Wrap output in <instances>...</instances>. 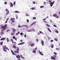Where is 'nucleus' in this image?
<instances>
[{"instance_id": "1", "label": "nucleus", "mask_w": 60, "mask_h": 60, "mask_svg": "<svg viewBox=\"0 0 60 60\" xmlns=\"http://www.w3.org/2000/svg\"><path fill=\"white\" fill-rule=\"evenodd\" d=\"M3 50L4 51H5V52H7V50H6V49H8V51L9 50V49H8V47H6V45L3 46Z\"/></svg>"}, {"instance_id": "2", "label": "nucleus", "mask_w": 60, "mask_h": 60, "mask_svg": "<svg viewBox=\"0 0 60 60\" xmlns=\"http://www.w3.org/2000/svg\"><path fill=\"white\" fill-rule=\"evenodd\" d=\"M20 57L21 58H22L23 59H25V58L23 57L22 55H20H20H19V54H18L17 55H16V58H18L19 59H20Z\"/></svg>"}, {"instance_id": "3", "label": "nucleus", "mask_w": 60, "mask_h": 60, "mask_svg": "<svg viewBox=\"0 0 60 60\" xmlns=\"http://www.w3.org/2000/svg\"><path fill=\"white\" fill-rule=\"evenodd\" d=\"M19 47H17V49L16 51L15 50H14V52L15 53H17V54H19Z\"/></svg>"}, {"instance_id": "4", "label": "nucleus", "mask_w": 60, "mask_h": 60, "mask_svg": "<svg viewBox=\"0 0 60 60\" xmlns=\"http://www.w3.org/2000/svg\"><path fill=\"white\" fill-rule=\"evenodd\" d=\"M7 24H6L5 25L3 26H2L1 27V28H3V29L4 30H5L6 29V28L7 27Z\"/></svg>"}, {"instance_id": "5", "label": "nucleus", "mask_w": 60, "mask_h": 60, "mask_svg": "<svg viewBox=\"0 0 60 60\" xmlns=\"http://www.w3.org/2000/svg\"><path fill=\"white\" fill-rule=\"evenodd\" d=\"M6 11L7 12L6 13V15H7L9 14V13H10L9 10H8V9H6Z\"/></svg>"}, {"instance_id": "6", "label": "nucleus", "mask_w": 60, "mask_h": 60, "mask_svg": "<svg viewBox=\"0 0 60 60\" xmlns=\"http://www.w3.org/2000/svg\"><path fill=\"white\" fill-rule=\"evenodd\" d=\"M11 52L12 53V55H15V56H17V54H16V53L14 52H13L12 50H11Z\"/></svg>"}, {"instance_id": "7", "label": "nucleus", "mask_w": 60, "mask_h": 60, "mask_svg": "<svg viewBox=\"0 0 60 60\" xmlns=\"http://www.w3.org/2000/svg\"><path fill=\"white\" fill-rule=\"evenodd\" d=\"M25 43V42H23L21 43H20L18 44V45H23V44H24V43Z\"/></svg>"}, {"instance_id": "8", "label": "nucleus", "mask_w": 60, "mask_h": 60, "mask_svg": "<svg viewBox=\"0 0 60 60\" xmlns=\"http://www.w3.org/2000/svg\"><path fill=\"white\" fill-rule=\"evenodd\" d=\"M41 43L42 44V46H44V41H43L41 40Z\"/></svg>"}, {"instance_id": "9", "label": "nucleus", "mask_w": 60, "mask_h": 60, "mask_svg": "<svg viewBox=\"0 0 60 60\" xmlns=\"http://www.w3.org/2000/svg\"><path fill=\"white\" fill-rule=\"evenodd\" d=\"M12 48H13V49H16L17 47L16 46H15V45H14L13 46Z\"/></svg>"}, {"instance_id": "10", "label": "nucleus", "mask_w": 60, "mask_h": 60, "mask_svg": "<svg viewBox=\"0 0 60 60\" xmlns=\"http://www.w3.org/2000/svg\"><path fill=\"white\" fill-rule=\"evenodd\" d=\"M35 45L34 43H32L30 45V46L31 47H34V45Z\"/></svg>"}, {"instance_id": "11", "label": "nucleus", "mask_w": 60, "mask_h": 60, "mask_svg": "<svg viewBox=\"0 0 60 60\" xmlns=\"http://www.w3.org/2000/svg\"><path fill=\"white\" fill-rule=\"evenodd\" d=\"M51 58L52 60L54 59V60H56V59H55V58L53 56H51Z\"/></svg>"}, {"instance_id": "12", "label": "nucleus", "mask_w": 60, "mask_h": 60, "mask_svg": "<svg viewBox=\"0 0 60 60\" xmlns=\"http://www.w3.org/2000/svg\"><path fill=\"white\" fill-rule=\"evenodd\" d=\"M10 4H11V5L10 6V7H13V4L11 2H10Z\"/></svg>"}, {"instance_id": "13", "label": "nucleus", "mask_w": 60, "mask_h": 60, "mask_svg": "<svg viewBox=\"0 0 60 60\" xmlns=\"http://www.w3.org/2000/svg\"><path fill=\"white\" fill-rule=\"evenodd\" d=\"M36 23V22H34L30 25V26H32L33 25H34V24H35V23Z\"/></svg>"}, {"instance_id": "14", "label": "nucleus", "mask_w": 60, "mask_h": 60, "mask_svg": "<svg viewBox=\"0 0 60 60\" xmlns=\"http://www.w3.org/2000/svg\"><path fill=\"white\" fill-rule=\"evenodd\" d=\"M12 30L13 32H16V29L14 28L12 29Z\"/></svg>"}, {"instance_id": "15", "label": "nucleus", "mask_w": 60, "mask_h": 60, "mask_svg": "<svg viewBox=\"0 0 60 60\" xmlns=\"http://www.w3.org/2000/svg\"><path fill=\"white\" fill-rule=\"evenodd\" d=\"M13 39H15V40L16 41H17V38H15V36H14L13 37Z\"/></svg>"}, {"instance_id": "16", "label": "nucleus", "mask_w": 60, "mask_h": 60, "mask_svg": "<svg viewBox=\"0 0 60 60\" xmlns=\"http://www.w3.org/2000/svg\"><path fill=\"white\" fill-rule=\"evenodd\" d=\"M5 38H3L0 40V41H4L5 40Z\"/></svg>"}, {"instance_id": "17", "label": "nucleus", "mask_w": 60, "mask_h": 60, "mask_svg": "<svg viewBox=\"0 0 60 60\" xmlns=\"http://www.w3.org/2000/svg\"><path fill=\"white\" fill-rule=\"evenodd\" d=\"M39 53H40V54L41 56H43V53H42L41 52H40V51H39Z\"/></svg>"}, {"instance_id": "18", "label": "nucleus", "mask_w": 60, "mask_h": 60, "mask_svg": "<svg viewBox=\"0 0 60 60\" xmlns=\"http://www.w3.org/2000/svg\"><path fill=\"white\" fill-rule=\"evenodd\" d=\"M55 3V1H53L52 2H51L50 3V4H54Z\"/></svg>"}, {"instance_id": "19", "label": "nucleus", "mask_w": 60, "mask_h": 60, "mask_svg": "<svg viewBox=\"0 0 60 60\" xmlns=\"http://www.w3.org/2000/svg\"><path fill=\"white\" fill-rule=\"evenodd\" d=\"M33 53H35L36 52V51L35 50H33Z\"/></svg>"}, {"instance_id": "20", "label": "nucleus", "mask_w": 60, "mask_h": 60, "mask_svg": "<svg viewBox=\"0 0 60 60\" xmlns=\"http://www.w3.org/2000/svg\"><path fill=\"white\" fill-rule=\"evenodd\" d=\"M15 13H19V11H15Z\"/></svg>"}, {"instance_id": "21", "label": "nucleus", "mask_w": 60, "mask_h": 60, "mask_svg": "<svg viewBox=\"0 0 60 60\" xmlns=\"http://www.w3.org/2000/svg\"><path fill=\"white\" fill-rule=\"evenodd\" d=\"M26 25H23L21 26V27H22V28H23V27H25V26Z\"/></svg>"}, {"instance_id": "22", "label": "nucleus", "mask_w": 60, "mask_h": 60, "mask_svg": "<svg viewBox=\"0 0 60 60\" xmlns=\"http://www.w3.org/2000/svg\"><path fill=\"white\" fill-rule=\"evenodd\" d=\"M46 26H48V27H50V25L49 24H46Z\"/></svg>"}, {"instance_id": "23", "label": "nucleus", "mask_w": 60, "mask_h": 60, "mask_svg": "<svg viewBox=\"0 0 60 60\" xmlns=\"http://www.w3.org/2000/svg\"><path fill=\"white\" fill-rule=\"evenodd\" d=\"M0 34L1 35H2V34H3V32L2 31H1V32L0 33Z\"/></svg>"}, {"instance_id": "24", "label": "nucleus", "mask_w": 60, "mask_h": 60, "mask_svg": "<svg viewBox=\"0 0 60 60\" xmlns=\"http://www.w3.org/2000/svg\"><path fill=\"white\" fill-rule=\"evenodd\" d=\"M48 31L50 32H51V31L50 30V29L49 28H48Z\"/></svg>"}, {"instance_id": "25", "label": "nucleus", "mask_w": 60, "mask_h": 60, "mask_svg": "<svg viewBox=\"0 0 60 60\" xmlns=\"http://www.w3.org/2000/svg\"><path fill=\"white\" fill-rule=\"evenodd\" d=\"M6 40H7L8 42L9 41V39H8V38H7Z\"/></svg>"}, {"instance_id": "26", "label": "nucleus", "mask_w": 60, "mask_h": 60, "mask_svg": "<svg viewBox=\"0 0 60 60\" xmlns=\"http://www.w3.org/2000/svg\"><path fill=\"white\" fill-rule=\"evenodd\" d=\"M57 15L56 14H54L53 15V16L54 17H56Z\"/></svg>"}, {"instance_id": "27", "label": "nucleus", "mask_w": 60, "mask_h": 60, "mask_svg": "<svg viewBox=\"0 0 60 60\" xmlns=\"http://www.w3.org/2000/svg\"><path fill=\"white\" fill-rule=\"evenodd\" d=\"M25 27H26V28H28V25H25Z\"/></svg>"}, {"instance_id": "28", "label": "nucleus", "mask_w": 60, "mask_h": 60, "mask_svg": "<svg viewBox=\"0 0 60 60\" xmlns=\"http://www.w3.org/2000/svg\"><path fill=\"white\" fill-rule=\"evenodd\" d=\"M16 19H18V15H16Z\"/></svg>"}, {"instance_id": "29", "label": "nucleus", "mask_w": 60, "mask_h": 60, "mask_svg": "<svg viewBox=\"0 0 60 60\" xmlns=\"http://www.w3.org/2000/svg\"><path fill=\"white\" fill-rule=\"evenodd\" d=\"M56 50H59V48H56Z\"/></svg>"}, {"instance_id": "30", "label": "nucleus", "mask_w": 60, "mask_h": 60, "mask_svg": "<svg viewBox=\"0 0 60 60\" xmlns=\"http://www.w3.org/2000/svg\"><path fill=\"white\" fill-rule=\"evenodd\" d=\"M39 33H40V34H44L41 31H39Z\"/></svg>"}, {"instance_id": "31", "label": "nucleus", "mask_w": 60, "mask_h": 60, "mask_svg": "<svg viewBox=\"0 0 60 60\" xmlns=\"http://www.w3.org/2000/svg\"><path fill=\"white\" fill-rule=\"evenodd\" d=\"M26 16H29V15L27 13L26 14Z\"/></svg>"}, {"instance_id": "32", "label": "nucleus", "mask_w": 60, "mask_h": 60, "mask_svg": "<svg viewBox=\"0 0 60 60\" xmlns=\"http://www.w3.org/2000/svg\"><path fill=\"white\" fill-rule=\"evenodd\" d=\"M51 48H54V45H52L51 46Z\"/></svg>"}, {"instance_id": "33", "label": "nucleus", "mask_w": 60, "mask_h": 60, "mask_svg": "<svg viewBox=\"0 0 60 60\" xmlns=\"http://www.w3.org/2000/svg\"><path fill=\"white\" fill-rule=\"evenodd\" d=\"M14 33L13 32L11 34V35H13V34H14Z\"/></svg>"}, {"instance_id": "34", "label": "nucleus", "mask_w": 60, "mask_h": 60, "mask_svg": "<svg viewBox=\"0 0 60 60\" xmlns=\"http://www.w3.org/2000/svg\"><path fill=\"white\" fill-rule=\"evenodd\" d=\"M44 7V6H40V8H43Z\"/></svg>"}, {"instance_id": "35", "label": "nucleus", "mask_w": 60, "mask_h": 60, "mask_svg": "<svg viewBox=\"0 0 60 60\" xmlns=\"http://www.w3.org/2000/svg\"><path fill=\"white\" fill-rule=\"evenodd\" d=\"M11 21L13 23H14V22H15V20H12Z\"/></svg>"}, {"instance_id": "36", "label": "nucleus", "mask_w": 60, "mask_h": 60, "mask_svg": "<svg viewBox=\"0 0 60 60\" xmlns=\"http://www.w3.org/2000/svg\"><path fill=\"white\" fill-rule=\"evenodd\" d=\"M32 31V30H28L27 31V32H31Z\"/></svg>"}, {"instance_id": "37", "label": "nucleus", "mask_w": 60, "mask_h": 60, "mask_svg": "<svg viewBox=\"0 0 60 60\" xmlns=\"http://www.w3.org/2000/svg\"><path fill=\"white\" fill-rule=\"evenodd\" d=\"M31 9L32 10H34V9H35V8H31Z\"/></svg>"}, {"instance_id": "38", "label": "nucleus", "mask_w": 60, "mask_h": 60, "mask_svg": "<svg viewBox=\"0 0 60 60\" xmlns=\"http://www.w3.org/2000/svg\"><path fill=\"white\" fill-rule=\"evenodd\" d=\"M19 33H20V32H18L17 33H16V35H18V34H19Z\"/></svg>"}, {"instance_id": "39", "label": "nucleus", "mask_w": 60, "mask_h": 60, "mask_svg": "<svg viewBox=\"0 0 60 60\" xmlns=\"http://www.w3.org/2000/svg\"><path fill=\"white\" fill-rule=\"evenodd\" d=\"M54 55H57V53H56L55 52H54Z\"/></svg>"}, {"instance_id": "40", "label": "nucleus", "mask_w": 60, "mask_h": 60, "mask_svg": "<svg viewBox=\"0 0 60 60\" xmlns=\"http://www.w3.org/2000/svg\"><path fill=\"white\" fill-rule=\"evenodd\" d=\"M53 26H54L55 27H57V26H56L55 25H54Z\"/></svg>"}, {"instance_id": "41", "label": "nucleus", "mask_w": 60, "mask_h": 60, "mask_svg": "<svg viewBox=\"0 0 60 60\" xmlns=\"http://www.w3.org/2000/svg\"><path fill=\"white\" fill-rule=\"evenodd\" d=\"M33 4H35L36 3L34 1H33Z\"/></svg>"}, {"instance_id": "42", "label": "nucleus", "mask_w": 60, "mask_h": 60, "mask_svg": "<svg viewBox=\"0 0 60 60\" xmlns=\"http://www.w3.org/2000/svg\"><path fill=\"white\" fill-rule=\"evenodd\" d=\"M54 40H55V41H58L57 39H56V38H55L54 39Z\"/></svg>"}, {"instance_id": "43", "label": "nucleus", "mask_w": 60, "mask_h": 60, "mask_svg": "<svg viewBox=\"0 0 60 60\" xmlns=\"http://www.w3.org/2000/svg\"><path fill=\"white\" fill-rule=\"evenodd\" d=\"M51 2H52V1L50 0H49L48 1L49 3H51Z\"/></svg>"}, {"instance_id": "44", "label": "nucleus", "mask_w": 60, "mask_h": 60, "mask_svg": "<svg viewBox=\"0 0 60 60\" xmlns=\"http://www.w3.org/2000/svg\"><path fill=\"white\" fill-rule=\"evenodd\" d=\"M24 37H25V38H26V34H25L24 35Z\"/></svg>"}, {"instance_id": "45", "label": "nucleus", "mask_w": 60, "mask_h": 60, "mask_svg": "<svg viewBox=\"0 0 60 60\" xmlns=\"http://www.w3.org/2000/svg\"><path fill=\"white\" fill-rule=\"evenodd\" d=\"M56 32V33H57V34H58V30H56V31H55Z\"/></svg>"}, {"instance_id": "46", "label": "nucleus", "mask_w": 60, "mask_h": 60, "mask_svg": "<svg viewBox=\"0 0 60 60\" xmlns=\"http://www.w3.org/2000/svg\"><path fill=\"white\" fill-rule=\"evenodd\" d=\"M27 23H28L29 22V20L28 19H27Z\"/></svg>"}, {"instance_id": "47", "label": "nucleus", "mask_w": 60, "mask_h": 60, "mask_svg": "<svg viewBox=\"0 0 60 60\" xmlns=\"http://www.w3.org/2000/svg\"><path fill=\"white\" fill-rule=\"evenodd\" d=\"M23 34V33H21L20 34V35H22Z\"/></svg>"}, {"instance_id": "48", "label": "nucleus", "mask_w": 60, "mask_h": 60, "mask_svg": "<svg viewBox=\"0 0 60 60\" xmlns=\"http://www.w3.org/2000/svg\"><path fill=\"white\" fill-rule=\"evenodd\" d=\"M20 41L21 42H22L23 41V40H20Z\"/></svg>"}, {"instance_id": "49", "label": "nucleus", "mask_w": 60, "mask_h": 60, "mask_svg": "<svg viewBox=\"0 0 60 60\" xmlns=\"http://www.w3.org/2000/svg\"><path fill=\"white\" fill-rule=\"evenodd\" d=\"M6 19H7L6 21H8V19H9V18H7Z\"/></svg>"}, {"instance_id": "50", "label": "nucleus", "mask_w": 60, "mask_h": 60, "mask_svg": "<svg viewBox=\"0 0 60 60\" xmlns=\"http://www.w3.org/2000/svg\"><path fill=\"white\" fill-rule=\"evenodd\" d=\"M18 27H21V25H19L18 26Z\"/></svg>"}, {"instance_id": "51", "label": "nucleus", "mask_w": 60, "mask_h": 60, "mask_svg": "<svg viewBox=\"0 0 60 60\" xmlns=\"http://www.w3.org/2000/svg\"><path fill=\"white\" fill-rule=\"evenodd\" d=\"M44 22L45 23H47V22L46 21H44Z\"/></svg>"}, {"instance_id": "52", "label": "nucleus", "mask_w": 60, "mask_h": 60, "mask_svg": "<svg viewBox=\"0 0 60 60\" xmlns=\"http://www.w3.org/2000/svg\"><path fill=\"white\" fill-rule=\"evenodd\" d=\"M36 41H37V42H38V41H39V40H38V39H36Z\"/></svg>"}, {"instance_id": "53", "label": "nucleus", "mask_w": 60, "mask_h": 60, "mask_svg": "<svg viewBox=\"0 0 60 60\" xmlns=\"http://www.w3.org/2000/svg\"><path fill=\"white\" fill-rule=\"evenodd\" d=\"M15 3H16V1H15L13 3L14 5H15Z\"/></svg>"}, {"instance_id": "54", "label": "nucleus", "mask_w": 60, "mask_h": 60, "mask_svg": "<svg viewBox=\"0 0 60 60\" xmlns=\"http://www.w3.org/2000/svg\"><path fill=\"white\" fill-rule=\"evenodd\" d=\"M50 6L51 7H52L53 6V5L52 4H50Z\"/></svg>"}, {"instance_id": "55", "label": "nucleus", "mask_w": 60, "mask_h": 60, "mask_svg": "<svg viewBox=\"0 0 60 60\" xmlns=\"http://www.w3.org/2000/svg\"><path fill=\"white\" fill-rule=\"evenodd\" d=\"M4 4H7V2H4Z\"/></svg>"}, {"instance_id": "56", "label": "nucleus", "mask_w": 60, "mask_h": 60, "mask_svg": "<svg viewBox=\"0 0 60 60\" xmlns=\"http://www.w3.org/2000/svg\"><path fill=\"white\" fill-rule=\"evenodd\" d=\"M50 41L51 42H53V40H51Z\"/></svg>"}, {"instance_id": "57", "label": "nucleus", "mask_w": 60, "mask_h": 60, "mask_svg": "<svg viewBox=\"0 0 60 60\" xmlns=\"http://www.w3.org/2000/svg\"><path fill=\"white\" fill-rule=\"evenodd\" d=\"M37 47H36L34 49V50H37Z\"/></svg>"}, {"instance_id": "58", "label": "nucleus", "mask_w": 60, "mask_h": 60, "mask_svg": "<svg viewBox=\"0 0 60 60\" xmlns=\"http://www.w3.org/2000/svg\"><path fill=\"white\" fill-rule=\"evenodd\" d=\"M33 19H36V17H34L33 18Z\"/></svg>"}, {"instance_id": "59", "label": "nucleus", "mask_w": 60, "mask_h": 60, "mask_svg": "<svg viewBox=\"0 0 60 60\" xmlns=\"http://www.w3.org/2000/svg\"><path fill=\"white\" fill-rule=\"evenodd\" d=\"M46 19V18L45 19H43V20L45 21V20Z\"/></svg>"}, {"instance_id": "60", "label": "nucleus", "mask_w": 60, "mask_h": 60, "mask_svg": "<svg viewBox=\"0 0 60 60\" xmlns=\"http://www.w3.org/2000/svg\"><path fill=\"white\" fill-rule=\"evenodd\" d=\"M11 20H13V18H11Z\"/></svg>"}, {"instance_id": "61", "label": "nucleus", "mask_w": 60, "mask_h": 60, "mask_svg": "<svg viewBox=\"0 0 60 60\" xmlns=\"http://www.w3.org/2000/svg\"><path fill=\"white\" fill-rule=\"evenodd\" d=\"M32 30L33 31H35V30H34V29H33V30Z\"/></svg>"}, {"instance_id": "62", "label": "nucleus", "mask_w": 60, "mask_h": 60, "mask_svg": "<svg viewBox=\"0 0 60 60\" xmlns=\"http://www.w3.org/2000/svg\"><path fill=\"white\" fill-rule=\"evenodd\" d=\"M44 4H46V2H44Z\"/></svg>"}, {"instance_id": "63", "label": "nucleus", "mask_w": 60, "mask_h": 60, "mask_svg": "<svg viewBox=\"0 0 60 60\" xmlns=\"http://www.w3.org/2000/svg\"><path fill=\"white\" fill-rule=\"evenodd\" d=\"M56 18H59V16H57L56 17Z\"/></svg>"}, {"instance_id": "64", "label": "nucleus", "mask_w": 60, "mask_h": 60, "mask_svg": "<svg viewBox=\"0 0 60 60\" xmlns=\"http://www.w3.org/2000/svg\"><path fill=\"white\" fill-rule=\"evenodd\" d=\"M38 35H40V33H38Z\"/></svg>"}]
</instances>
